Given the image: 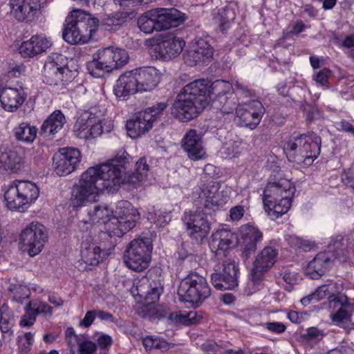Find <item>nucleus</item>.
<instances>
[{
	"label": "nucleus",
	"instance_id": "0e129e2a",
	"mask_svg": "<svg viewBox=\"0 0 354 354\" xmlns=\"http://www.w3.org/2000/svg\"><path fill=\"white\" fill-rule=\"evenodd\" d=\"M335 126L339 131L347 132L354 135V127L345 120L335 122Z\"/></svg>",
	"mask_w": 354,
	"mask_h": 354
},
{
	"label": "nucleus",
	"instance_id": "79ce46f5",
	"mask_svg": "<svg viewBox=\"0 0 354 354\" xmlns=\"http://www.w3.org/2000/svg\"><path fill=\"white\" fill-rule=\"evenodd\" d=\"M233 93L234 91L230 94L220 95L218 99L214 100V102L222 113L230 114L237 108L236 101Z\"/></svg>",
	"mask_w": 354,
	"mask_h": 354
},
{
	"label": "nucleus",
	"instance_id": "7c9ffc66",
	"mask_svg": "<svg viewBox=\"0 0 354 354\" xmlns=\"http://www.w3.org/2000/svg\"><path fill=\"white\" fill-rule=\"evenodd\" d=\"M184 45L185 42L183 39L171 35H167L163 37L158 43L156 50L162 58L171 59L182 52Z\"/></svg>",
	"mask_w": 354,
	"mask_h": 354
},
{
	"label": "nucleus",
	"instance_id": "423d86ee",
	"mask_svg": "<svg viewBox=\"0 0 354 354\" xmlns=\"http://www.w3.org/2000/svg\"><path fill=\"white\" fill-rule=\"evenodd\" d=\"M341 237H337L329 243V250L317 254L305 268L306 274L312 279L324 275L335 259L344 261L348 258V250L342 247L344 245Z\"/></svg>",
	"mask_w": 354,
	"mask_h": 354
},
{
	"label": "nucleus",
	"instance_id": "e2e57ef3",
	"mask_svg": "<svg viewBox=\"0 0 354 354\" xmlns=\"http://www.w3.org/2000/svg\"><path fill=\"white\" fill-rule=\"evenodd\" d=\"M330 71L327 68H324L319 71L315 76L314 80L322 86H326L328 83V78Z\"/></svg>",
	"mask_w": 354,
	"mask_h": 354
},
{
	"label": "nucleus",
	"instance_id": "0eeeda50",
	"mask_svg": "<svg viewBox=\"0 0 354 354\" xmlns=\"http://www.w3.org/2000/svg\"><path fill=\"white\" fill-rule=\"evenodd\" d=\"M38 196L37 186L26 180L14 181L4 194L8 207L19 212H24Z\"/></svg>",
	"mask_w": 354,
	"mask_h": 354
},
{
	"label": "nucleus",
	"instance_id": "6ab92c4d",
	"mask_svg": "<svg viewBox=\"0 0 354 354\" xmlns=\"http://www.w3.org/2000/svg\"><path fill=\"white\" fill-rule=\"evenodd\" d=\"M81 153L75 148L62 149L53 156V168L59 176H67L77 169L81 162Z\"/></svg>",
	"mask_w": 354,
	"mask_h": 354
},
{
	"label": "nucleus",
	"instance_id": "f257e3e1",
	"mask_svg": "<svg viewBox=\"0 0 354 354\" xmlns=\"http://www.w3.org/2000/svg\"><path fill=\"white\" fill-rule=\"evenodd\" d=\"M127 156L126 151H122L110 162L88 168L73 188L71 205L81 207L96 201L101 192L118 190L122 182L120 167H124L128 162Z\"/></svg>",
	"mask_w": 354,
	"mask_h": 354
},
{
	"label": "nucleus",
	"instance_id": "1a4fd4ad",
	"mask_svg": "<svg viewBox=\"0 0 354 354\" xmlns=\"http://www.w3.org/2000/svg\"><path fill=\"white\" fill-rule=\"evenodd\" d=\"M152 248L150 238L144 237L133 239L125 250L124 254V263L132 270L142 271L149 266Z\"/></svg>",
	"mask_w": 354,
	"mask_h": 354
},
{
	"label": "nucleus",
	"instance_id": "a18cd8bd",
	"mask_svg": "<svg viewBox=\"0 0 354 354\" xmlns=\"http://www.w3.org/2000/svg\"><path fill=\"white\" fill-rule=\"evenodd\" d=\"M211 100L215 95V99H218L220 95L230 94L234 91L232 84L224 80H216L211 85L209 84Z\"/></svg>",
	"mask_w": 354,
	"mask_h": 354
},
{
	"label": "nucleus",
	"instance_id": "ddd939ff",
	"mask_svg": "<svg viewBox=\"0 0 354 354\" xmlns=\"http://www.w3.org/2000/svg\"><path fill=\"white\" fill-rule=\"evenodd\" d=\"M139 217V212L129 202L120 201L117 203L115 215L112 217V222L116 227L109 229L113 235L120 236L135 227Z\"/></svg>",
	"mask_w": 354,
	"mask_h": 354
},
{
	"label": "nucleus",
	"instance_id": "774afa93",
	"mask_svg": "<svg viewBox=\"0 0 354 354\" xmlns=\"http://www.w3.org/2000/svg\"><path fill=\"white\" fill-rule=\"evenodd\" d=\"M328 354H354V350L348 346L342 345L330 350Z\"/></svg>",
	"mask_w": 354,
	"mask_h": 354
},
{
	"label": "nucleus",
	"instance_id": "c03bdc74",
	"mask_svg": "<svg viewBox=\"0 0 354 354\" xmlns=\"http://www.w3.org/2000/svg\"><path fill=\"white\" fill-rule=\"evenodd\" d=\"M8 291L12 301L18 304H23L30 295V289L26 286L19 284H10Z\"/></svg>",
	"mask_w": 354,
	"mask_h": 354
},
{
	"label": "nucleus",
	"instance_id": "de8ad7c7",
	"mask_svg": "<svg viewBox=\"0 0 354 354\" xmlns=\"http://www.w3.org/2000/svg\"><path fill=\"white\" fill-rule=\"evenodd\" d=\"M26 306L37 317L39 314H44L46 316H51L53 314V308L46 302L39 299L30 301Z\"/></svg>",
	"mask_w": 354,
	"mask_h": 354
},
{
	"label": "nucleus",
	"instance_id": "864d4df0",
	"mask_svg": "<svg viewBox=\"0 0 354 354\" xmlns=\"http://www.w3.org/2000/svg\"><path fill=\"white\" fill-rule=\"evenodd\" d=\"M113 59L115 63V69L122 67L129 60L128 53L124 49L113 47Z\"/></svg>",
	"mask_w": 354,
	"mask_h": 354
},
{
	"label": "nucleus",
	"instance_id": "7ed1b4c3",
	"mask_svg": "<svg viewBox=\"0 0 354 354\" xmlns=\"http://www.w3.org/2000/svg\"><path fill=\"white\" fill-rule=\"evenodd\" d=\"M321 142V138L314 133L293 134L283 149L289 160L310 165L320 153Z\"/></svg>",
	"mask_w": 354,
	"mask_h": 354
},
{
	"label": "nucleus",
	"instance_id": "cd10ccee",
	"mask_svg": "<svg viewBox=\"0 0 354 354\" xmlns=\"http://www.w3.org/2000/svg\"><path fill=\"white\" fill-rule=\"evenodd\" d=\"M140 92H149L160 82V73L154 67H143L133 71Z\"/></svg>",
	"mask_w": 354,
	"mask_h": 354
},
{
	"label": "nucleus",
	"instance_id": "c85d7f7f",
	"mask_svg": "<svg viewBox=\"0 0 354 354\" xmlns=\"http://www.w3.org/2000/svg\"><path fill=\"white\" fill-rule=\"evenodd\" d=\"M181 144L188 157L192 160L204 159L207 156L201 138L196 130L188 131L184 136Z\"/></svg>",
	"mask_w": 354,
	"mask_h": 354
},
{
	"label": "nucleus",
	"instance_id": "c756f323",
	"mask_svg": "<svg viewBox=\"0 0 354 354\" xmlns=\"http://www.w3.org/2000/svg\"><path fill=\"white\" fill-rule=\"evenodd\" d=\"M186 96L207 105L211 100L209 82L204 79L194 80L185 85L180 91Z\"/></svg>",
	"mask_w": 354,
	"mask_h": 354
},
{
	"label": "nucleus",
	"instance_id": "20e7f679",
	"mask_svg": "<svg viewBox=\"0 0 354 354\" xmlns=\"http://www.w3.org/2000/svg\"><path fill=\"white\" fill-rule=\"evenodd\" d=\"M62 32L63 39L71 44L87 42L95 30L99 20L91 17L89 13L80 9L71 11L65 21Z\"/></svg>",
	"mask_w": 354,
	"mask_h": 354
},
{
	"label": "nucleus",
	"instance_id": "2eb2a0df",
	"mask_svg": "<svg viewBox=\"0 0 354 354\" xmlns=\"http://www.w3.org/2000/svg\"><path fill=\"white\" fill-rule=\"evenodd\" d=\"M206 105L179 93L173 104L171 113L182 122H188L196 118Z\"/></svg>",
	"mask_w": 354,
	"mask_h": 354
},
{
	"label": "nucleus",
	"instance_id": "aec40b11",
	"mask_svg": "<svg viewBox=\"0 0 354 354\" xmlns=\"http://www.w3.org/2000/svg\"><path fill=\"white\" fill-rule=\"evenodd\" d=\"M278 250L273 246H266L256 257L250 270L251 280L259 283L263 280L267 272L276 263Z\"/></svg>",
	"mask_w": 354,
	"mask_h": 354
},
{
	"label": "nucleus",
	"instance_id": "c9c22d12",
	"mask_svg": "<svg viewBox=\"0 0 354 354\" xmlns=\"http://www.w3.org/2000/svg\"><path fill=\"white\" fill-rule=\"evenodd\" d=\"M211 238L209 247L213 252H225L232 248L235 236L231 231L222 229L214 232Z\"/></svg>",
	"mask_w": 354,
	"mask_h": 354
},
{
	"label": "nucleus",
	"instance_id": "473e14b6",
	"mask_svg": "<svg viewBox=\"0 0 354 354\" xmlns=\"http://www.w3.org/2000/svg\"><path fill=\"white\" fill-rule=\"evenodd\" d=\"M26 94L24 89L6 88L0 94L2 107L8 111L14 112L24 103Z\"/></svg>",
	"mask_w": 354,
	"mask_h": 354
},
{
	"label": "nucleus",
	"instance_id": "680f3d73",
	"mask_svg": "<svg viewBox=\"0 0 354 354\" xmlns=\"http://www.w3.org/2000/svg\"><path fill=\"white\" fill-rule=\"evenodd\" d=\"M195 313L189 312L187 314H178L171 313L170 315L171 319L175 320L178 323L189 325L192 324L191 319L194 317Z\"/></svg>",
	"mask_w": 354,
	"mask_h": 354
},
{
	"label": "nucleus",
	"instance_id": "bb28decb",
	"mask_svg": "<svg viewBox=\"0 0 354 354\" xmlns=\"http://www.w3.org/2000/svg\"><path fill=\"white\" fill-rule=\"evenodd\" d=\"M213 55V48L204 39H199L192 45L183 55L185 62L190 65H196L209 60Z\"/></svg>",
	"mask_w": 354,
	"mask_h": 354
},
{
	"label": "nucleus",
	"instance_id": "2f4dec72",
	"mask_svg": "<svg viewBox=\"0 0 354 354\" xmlns=\"http://www.w3.org/2000/svg\"><path fill=\"white\" fill-rule=\"evenodd\" d=\"M330 307H337V310L330 315V317L336 325H340L344 322L351 321V313L353 310V306L348 303V299L346 296L339 295L330 300Z\"/></svg>",
	"mask_w": 354,
	"mask_h": 354
},
{
	"label": "nucleus",
	"instance_id": "69168bd1",
	"mask_svg": "<svg viewBox=\"0 0 354 354\" xmlns=\"http://www.w3.org/2000/svg\"><path fill=\"white\" fill-rule=\"evenodd\" d=\"M97 344L101 348L107 349L109 348L112 343L113 340L110 335L101 333L97 339Z\"/></svg>",
	"mask_w": 354,
	"mask_h": 354
},
{
	"label": "nucleus",
	"instance_id": "e433bc0d",
	"mask_svg": "<svg viewBox=\"0 0 354 354\" xmlns=\"http://www.w3.org/2000/svg\"><path fill=\"white\" fill-rule=\"evenodd\" d=\"M243 235L244 248L241 256L243 259H248L257 250V243L262 240L263 234L256 227L249 226Z\"/></svg>",
	"mask_w": 354,
	"mask_h": 354
},
{
	"label": "nucleus",
	"instance_id": "5701e85b",
	"mask_svg": "<svg viewBox=\"0 0 354 354\" xmlns=\"http://www.w3.org/2000/svg\"><path fill=\"white\" fill-rule=\"evenodd\" d=\"M67 60L60 54L48 57L44 66V81L50 85H57L64 80V73L68 71Z\"/></svg>",
	"mask_w": 354,
	"mask_h": 354
},
{
	"label": "nucleus",
	"instance_id": "72a5a7b5",
	"mask_svg": "<svg viewBox=\"0 0 354 354\" xmlns=\"http://www.w3.org/2000/svg\"><path fill=\"white\" fill-rule=\"evenodd\" d=\"M24 164L23 156L17 150L0 148V171L17 172L24 167Z\"/></svg>",
	"mask_w": 354,
	"mask_h": 354
},
{
	"label": "nucleus",
	"instance_id": "49530a36",
	"mask_svg": "<svg viewBox=\"0 0 354 354\" xmlns=\"http://www.w3.org/2000/svg\"><path fill=\"white\" fill-rule=\"evenodd\" d=\"M15 323L13 315L9 310L7 304L4 303L0 308V328L2 333L10 330Z\"/></svg>",
	"mask_w": 354,
	"mask_h": 354
},
{
	"label": "nucleus",
	"instance_id": "bf43d9fd",
	"mask_svg": "<svg viewBox=\"0 0 354 354\" xmlns=\"http://www.w3.org/2000/svg\"><path fill=\"white\" fill-rule=\"evenodd\" d=\"M324 337L322 330L316 327H310L306 329V333L302 335V337L306 340L319 341Z\"/></svg>",
	"mask_w": 354,
	"mask_h": 354
},
{
	"label": "nucleus",
	"instance_id": "5fc2aeb1",
	"mask_svg": "<svg viewBox=\"0 0 354 354\" xmlns=\"http://www.w3.org/2000/svg\"><path fill=\"white\" fill-rule=\"evenodd\" d=\"M333 284H324L319 286L317 290L313 292L315 301H318L326 297H330L333 295Z\"/></svg>",
	"mask_w": 354,
	"mask_h": 354
},
{
	"label": "nucleus",
	"instance_id": "a19ab883",
	"mask_svg": "<svg viewBox=\"0 0 354 354\" xmlns=\"http://www.w3.org/2000/svg\"><path fill=\"white\" fill-rule=\"evenodd\" d=\"M37 129L27 122H21L14 129V133L17 140L30 143L37 136Z\"/></svg>",
	"mask_w": 354,
	"mask_h": 354
},
{
	"label": "nucleus",
	"instance_id": "9b49d317",
	"mask_svg": "<svg viewBox=\"0 0 354 354\" xmlns=\"http://www.w3.org/2000/svg\"><path fill=\"white\" fill-rule=\"evenodd\" d=\"M207 212L198 207L196 211L184 213L182 218L185 229L188 236L197 242L207 237L211 229V223L207 218Z\"/></svg>",
	"mask_w": 354,
	"mask_h": 354
},
{
	"label": "nucleus",
	"instance_id": "052dcab7",
	"mask_svg": "<svg viewBox=\"0 0 354 354\" xmlns=\"http://www.w3.org/2000/svg\"><path fill=\"white\" fill-rule=\"evenodd\" d=\"M262 326L268 330L275 334H281L286 329V326L281 322H268L262 324Z\"/></svg>",
	"mask_w": 354,
	"mask_h": 354
},
{
	"label": "nucleus",
	"instance_id": "603ef678",
	"mask_svg": "<svg viewBox=\"0 0 354 354\" xmlns=\"http://www.w3.org/2000/svg\"><path fill=\"white\" fill-rule=\"evenodd\" d=\"M31 40L37 54L45 52L51 46L50 41L44 35H33Z\"/></svg>",
	"mask_w": 354,
	"mask_h": 354
},
{
	"label": "nucleus",
	"instance_id": "a878e982",
	"mask_svg": "<svg viewBox=\"0 0 354 354\" xmlns=\"http://www.w3.org/2000/svg\"><path fill=\"white\" fill-rule=\"evenodd\" d=\"M158 31L176 27L185 21L184 14L175 8L151 9Z\"/></svg>",
	"mask_w": 354,
	"mask_h": 354
},
{
	"label": "nucleus",
	"instance_id": "f3484780",
	"mask_svg": "<svg viewBox=\"0 0 354 354\" xmlns=\"http://www.w3.org/2000/svg\"><path fill=\"white\" fill-rule=\"evenodd\" d=\"M163 291L161 280L158 277L152 279L151 274L139 279L131 289L133 295L142 299L145 304H151L158 300Z\"/></svg>",
	"mask_w": 354,
	"mask_h": 354
},
{
	"label": "nucleus",
	"instance_id": "393cba45",
	"mask_svg": "<svg viewBox=\"0 0 354 354\" xmlns=\"http://www.w3.org/2000/svg\"><path fill=\"white\" fill-rule=\"evenodd\" d=\"M81 243V257L86 263L91 266L97 265L103 257L108 255L106 250L102 249L101 246L93 241V239L91 235V232L86 231L85 234L82 236Z\"/></svg>",
	"mask_w": 354,
	"mask_h": 354
},
{
	"label": "nucleus",
	"instance_id": "58836bf2",
	"mask_svg": "<svg viewBox=\"0 0 354 354\" xmlns=\"http://www.w3.org/2000/svg\"><path fill=\"white\" fill-rule=\"evenodd\" d=\"M128 157V162L124 166V167H121L122 174L124 173L126 165L129 162V156L127 153ZM136 170L134 172L131 174H129L127 176L124 178L122 176V183H128L135 184L138 182L143 180L147 176V172L149 171V165L147 164V161L145 158H140L138 160L136 165Z\"/></svg>",
	"mask_w": 354,
	"mask_h": 354
},
{
	"label": "nucleus",
	"instance_id": "3c124183",
	"mask_svg": "<svg viewBox=\"0 0 354 354\" xmlns=\"http://www.w3.org/2000/svg\"><path fill=\"white\" fill-rule=\"evenodd\" d=\"M147 218L159 227L165 225L170 221L169 214L166 212H161L160 210L155 212L154 213L148 212Z\"/></svg>",
	"mask_w": 354,
	"mask_h": 354
},
{
	"label": "nucleus",
	"instance_id": "39448f33",
	"mask_svg": "<svg viewBox=\"0 0 354 354\" xmlns=\"http://www.w3.org/2000/svg\"><path fill=\"white\" fill-rule=\"evenodd\" d=\"M211 295L207 280L197 273H192L183 279L178 288L179 299L187 307L196 308Z\"/></svg>",
	"mask_w": 354,
	"mask_h": 354
},
{
	"label": "nucleus",
	"instance_id": "4d7b16f0",
	"mask_svg": "<svg viewBox=\"0 0 354 354\" xmlns=\"http://www.w3.org/2000/svg\"><path fill=\"white\" fill-rule=\"evenodd\" d=\"M25 314L19 321V326L21 327L30 328L36 322L37 317L33 312L26 305L24 308Z\"/></svg>",
	"mask_w": 354,
	"mask_h": 354
},
{
	"label": "nucleus",
	"instance_id": "4be33fe9",
	"mask_svg": "<svg viewBox=\"0 0 354 354\" xmlns=\"http://www.w3.org/2000/svg\"><path fill=\"white\" fill-rule=\"evenodd\" d=\"M265 109L259 100H252L239 104L236 109V117L242 126L254 129L260 123Z\"/></svg>",
	"mask_w": 354,
	"mask_h": 354
},
{
	"label": "nucleus",
	"instance_id": "8fccbe9b",
	"mask_svg": "<svg viewBox=\"0 0 354 354\" xmlns=\"http://www.w3.org/2000/svg\"><path fill=\"white\" fill-rule=\"evenodd\" d=\"M241 144L237 141H229L224 144L223 147V153L226 158H232L236 157L241 151Z\"/></svg>",
	"mask_w": 354,
	"mask_h": 354
},
{
	"label": "nucleus",
	"instance_id": "ea45409f",
	"mask_svg": "<svg viewBox=\"0 0 354 354\" xmlns=\"http://www.w3.org/2000/svg\"><path fill=\"white\" fill-rule=\"evenodd\" d=\"M127 12H116L114 13L104 15L101 18V26L108 31H115L123 25L128 17Z\"/></svg>",
	"mask_w": 354,
	"mask_h": 354
},
{
	"label": "nucleus",
	"instance_id": "6e6552de",
	"mask_svg": "<svg viewBox=\"0 0 354 354\" xmlns=\"http://www.w3.org/2000/svg\"><path fill=\"white\" fill-rule=\"evenodd\" d=\"M167 107L166 102H158L134 114L126 124L128 136L131 138H137L148 132Z\"/></svg>",
	"mask_w": 354,
	"mask_h": 354
},
{
	"label": "nucleus",
	"instance_id": "338daca9",
	"mask_svg": "<svg viewBox=\"0 0 354 354\" xmlns=\"http://www.w3.org/2000/svg\"><path fill=\"white\" fill-rule=\"evenodd\" d=\"M245 209L242 205H236L231 208L230 211V216L232 221L240 220L244 214Z\"/></svg>",
	"mask_w": 354,
	"mask_h": 354
},
{
	"label": "nucleus",
	"instance_id": "4468645a",
	"mask_svg": "<svg viewBox=\"0 0 354 354\" xmlns=\"http://www.w3.org/2000/svg\"><path fill=\"white\" fill-rule=\"evenodd\" d=\"M213 270L211 282L217 290H232L238 286L239 268L234 262L225 261L222 266H214Z\"/></svg>",
	"mask_w": 354,
	"mask_h": 354
},
{
	"label": "nucleus",
	"instance_id": "37998d69",
	"mask_svg": "<svg viewBox=\"0 0 354 354\" xmlns=\"http://www.w3.org/2000/svg\"><path fill=\"white\" fill-rule=\"evenodd\" d=\"M138 26L140 31L145 34H151L154 31H158L156 28L155 18L152 10H150L138 19Z\"/></svg>",
	"mask_w": 354,
	"mask_h": 354
},
{
	"label": "nucleus",
	"instance_id": "f8f14e48",
	"mask_svg": "<svg viewBox=\"0 0 354 354\" xmlns=\"http://www.w3.org/2000/svg\"><path fill=\"white\" fill-rule=\"evenodd\" d=\"M19 241L24 250L35 257L41 252L48 241L46 229L41 223L32 222L23 230Z\"/></svg>",
	"mask_w": 354,
	"mask_h": 354
},
{
	"label": "nucleus",
	"instance_id": "6e6d98bb",
	"mask_svg": "<svg viewBox=\"0 0 354 354\" xmlns=\"http://www.w3.org/2000/svg\"><path fill=\"white\" fill-rule=\"evenodd\" d=\"M19 53L24 57H33L37 54L31 38L22 42L19 48Z\"/></svg>",
	"mask_w": 354,
	"mask_h": 354
},
{
	"label": "nucleus",
	"instance_id": "412c9836",
	"mask_svg": "<svg viewBox=\"0 0 354 354\" xmlns=\"http://www.w3.org/2000/svg\"><path fill=\"white\" fill-rule=\"evenodd\" d=\"M115 63L113 59V46L99 49L93 55L92 61L88 62L86 68L94 77H102L115 69Z\"/></svg>",
	"mask_w": 354,
	"mask_h": 354
},
{
	"label": "nucleus",
	"instance_id": "f03ea898",
	"mask_svg": "<svg viewBox=\"0 0 354 354\" xmlns=\"http://www.w3.org/2000/svg\"><path fill=\"white\" fill-rule=\"evenodd\" d=\"M295 191L292 183L286 178L268 183L264 189L263 198L268 214L277 218L287 213L291 207Z\"/></svg>",
	"mask_w": 354,
	"mask_h": 354
},
{
	"label": "nucleus",
	"instance_id": "09e8293b",
	"mask_svg": "<svg viewBox=\"0 0 354 354\" xmlns=\"http://www.w3.org/2000/svg\"><path fill=\"white\" fill-rule=\"evenodd\" d=\"M77 344L80 354H93L97 349L96 344L89 340L88 337L84 335L77 337Z\"/></svg>",
	"mask_w": 354,
	"mask_h": 354
},
{
	"label": "nucleus",
	"instance_id": "f704fd0d",
	"mask_svg": "<svg viewBox=\"0 0 354 354\" xmlns=\"http://www.w3.org/2000/svg\"><path fill=\"white\" fill-rule=\"evenodd\" d=\"M118 97H126L140 92L133 71L126 72L120 76L113 89Z\"/></svg>",
	"mask_w": 354,
	"mask_h": 354
},
{
	"label": "nucleus",
	"instance_id": "13d9d810",
	"mask_svg": "<svg viewBox=\"0 0 354 354\" xmlns=\"http://www.w3.org/2000/svg\"><path fill=\"white\" fill-rule=\"evenodd\" d=\"M342 180L354 192V162L349 168L344 171L342 174Z\"/></svg>",
	"mask_w": 354,
	"mask_h": 354
},
{
	"label": "nucleus",
	"instance_id": "b1692460",
	"mask_svg": "<svg viewBox=\"0 0 354 354\" xmlns=\"http://www.w3.org/2000/svg\"><path fill=\"white\" fill-rule=\"evenodd\" d=\"M89 219L79 223V227L83 231H88L92 224H104V229L109 234H113L110 227H116L112 222L113 211L107 205H95L93 209L88 212Z\"/></svg>",
	"mask_w": 354,
	"mask_h": 354
},
{
	"label": "nucleus",
	"instance_id": "dca6fc26",
	"mask_svg": "<svg viewBox=\"0 0 354 354\" xmlns=\"http://www.w3.org/2000/svg\"><path fill=\"white\" fill-rule=\"evenodd\" d=\"M47 0H10L11 15L18 21L30 22L40 15Z\"/></svg>",
	"mask_w": 354,
	"mask_h": 354
},
{
	"label": "nucleus",
	"instance_id": "a211bd4d",
	"mask_svg": "<svg viewBox=\"0 0 354 354\" xmlns=\"http://www.w3.org/2000/svg\"><path fill=\"white\" fill-rule=\"evenodd\" d=\"M75 136L84 140L100 136L103 132L102 120L91 112L80 115L74 125Z\"/></svg>",
	"mask_w": 354,
	"mask_h": 354
},
{
	"label": "nucleus",
	"instance_id": "4c0bfd02",
	"mask_svg": "<svg viewBox=\"0 0 354 354\" xmlns=\"http://www.w3.org/2000/svg\"><path fill=\"white\" fill-rule=\"evenodd\" d=\"M66 122L65 116L60 111L51 113L44 122L41 133L45 137L52 136L61 130Z\"/></svg>",
	"mask_w": 354,
	"mask_h": 354
},
{
	"label": "nucleus",
	"instance_id": "9d476101",
	"mask_svg": "<svg viewBox=\"0 0 354 354\" xmlns=\"http://www.w3.org/2000/svg\"><path fill=\"white\" fill-rule=\"evenodd\" d=\"M229 189L218 182L212 181L204 185L198 193L201 207L212 215L222 208L229 198Z\"/></svg>",
	"mask_w": 354,
	"mask_h": 354
}]
</instances>
